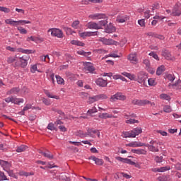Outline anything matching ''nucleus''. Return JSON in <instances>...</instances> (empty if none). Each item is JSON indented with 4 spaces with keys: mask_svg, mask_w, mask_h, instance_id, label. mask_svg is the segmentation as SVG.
<instances>
[{
    "mask_svg": "<svg viewBox=\"0 0 181 181\" xmlns=\"http://www.w3.org/2000/svg\"><path fill=\"white\" fill-rule=\"evenodd\" d=\"M167 78L169 80V81H175V75L173 74H168L167 75Z\"/></svg>",
    "mask_w": 181,
    "mask_h": 181,
    "instance_id": "nucleus-56",
    "label": "nucleus"
},
{
    "mask_svg": "<svg viewBox=\"0 0 181 181\" xmlns=\"http://www.w3.org/2000/svg\"><path fill=\"white\" fill-rule=\"evenodd\" d=\"M64 30L66 33V35H73V33H74V31H73V30L70 28H64Z\"/></svg>",
    "mask_w": 181,
    "mask_h": 181,
    "instance_id": "nucleus-48",
    "label": "nucleus"
},
{
    "mask_svg": "<svg viewBox=\"0 0 181 181\" xmlns=\"http://www.w3.org/2000/svg\"><path fill=\"white\" fill-rule=\"evenodd\" d=\"M117 100H125V96L122 95V93H117L112 95L110 98V101H112V102L117 101Z\"/></svg>",
    "mask_w": 181,
    "mask_h": 181,
    "instance_id": "nucleus-13",
    "label": "nucleus"
},
{
    "mask_svg": "<svg viewBox=\"0 0 181 181\" xmlns=\"http://www.w3.org/2000/svg\"><path fill=\"white\" fill-rule=\"evenodd\" d=\"M129 20V17L127 15H121L118 16L117 18V22L119 23H124V22H127V21Z\"/></svg>",
    "mask_w": 181,
    "mask_h": 181,
    "instance_id": "nucleus-19",
    "label": "nucleus"
},
{
    "mask_svg": "<svg viewBox=\"0 0 181 181\" xmlns=\"http://www.w3.org/2000/svg\"><path fill=\"white\" fill-rule=\"evenodd\" d=\"M99 118L107 119V118H112V115L108 113H102L99 115Z\"/></svg>",
    "mask_w": 181,
    "mask_h": 181,
    "instance_id": "nucleus-35",
    "label": "nucleus"
},
{
    "mask_svg": "<svg viewBox=\"0 0 181 181\" xmlns=\"http://www.w3.org/2000/svg\"><path fill=\"white\" fill-rule=\"evenodd\" d=\"M84 70L90 73V74H95V68L91 62H83Z\"/></svg>",
    "mask_w": 181,
    "mask_h": 181,
    "instance_id": "nucleus-7",
    "label": "nucleus"
},
{
    "mask_svg": "<svg viewBox=\"0 0 181 181\" xmlns=\"http://www.w3.org/2000/svg\"><path fill=\"white\" fill-rule=\"evenodd\" d=\"M42 103L45 105H50V100L47 99V98H43L42 99Z\"/></svg>",
    "mask_w": 181,
    "mask_h": 181,
    "instance_id": "nucleus-63",
    "label": "nucleus"
},
{
    "mask_svg": "<svg viewBox=\"0 0 181 181\" xmlns=\"http://www.w3.org/2000/svg\"><path fill=\"white\" fill-rule=\"evenodd\" d=\"M0 165L1 168H3V170H5V172H6V170H9L12 166L11 163L4 160H0Z\"/></svg>",
    "mask_w": 181,
    "mask_h": 181,
    "instance_id": "nucleus-12",
    "label": "nucleus"
},
{
    "mask_svg": "<svg viewBox=\"0 0 181 181\" xmlns=\"http://www.w3.org/2000/svg\"><path fill=\"white\" fill-rule=\"evenodd\" d=\"M165 66L161 65V66H158L157 69V71H156V75L157 76L162 75V73H163V71H165Z\"/></svg>",
    "mask_w": 181,
    "mask_h": 181,
    "instance_id": "nucleus-28",
    "label": "nucleus"
},
{
    "mask_svg": "<svg viewBox=\"0 0 181 181\" xmlns=\"http://www.w3.org/2000/svg\"><path fill=\"white\" fill-rule=\"evenodd\" d=\"M96 101H98V98L97 95L95 96H93V97H90L88 98V103L89 104H93V103H95Z\"/></svg>",
    "mask_w": 181,
    "mask_h": 181,
    "instance_id": "nucleus-34",
    "label": "nucleus"
},
{
    "mask_svg": "<svg viewBox=\"0 0 181 181\" xmlns=\"http://www.w3.org/2000/svg\"><path fill=\"white\" fill-rule=\"evenodd\" d=\"M6 50H9V52H18V49L15 47H12L11 46H7L6 47Z\"/></svg>",
    "mask_w": 181,
    "mask_h": 181,
    "instance_id": "nucleus-60",
    "label": "nucleus"
},
{
    "mask_svg": "<svg viewBox=\"0 0 181 181\" xmlns=\"http://www.w3.org/2000/svg\"><path fill=\"white\" fill-rule=\"evenodd\" d=\"M14 62H18V57H9L7 59V62L11 64L12 63H14Z\"/></svg>",
    "mask_w": 181,
    "mask_h": 181,
    "instance_id": "nucleus-32",
    "label": "nucleus"
},
{
    "mask_svg": "<svg viewBox=\"0 0 181 181\" xmlns=\"http://www.w3.org/2000/svg\"><path fill=\"white\" fill-rule=\"evenodd\" d=\"M28 149V146L21 145L18 146L16 149V152L21 153V152H25Z\"/></svg>",
    "mask_w": 181,
    "mask_h": 181,
    "instance_id": "nucleus-31",
    "label": "nucleus"
},
{
    "mask_svg": "<svg viewBox=\"0 0 181 181\" xmlns=\"http://www.w3.org/2000/svg\"><path fill=\"white\" fill-rule=\"evenodd\" d=\"M0 180H8L6 178V175H5V173L0 171Z\"/></svg>",
    "mask_w": 181,
    "mask_h": 181,
    "instance_id": "nucleus-58",
    "label": "nucleus"
},
{
    "mask_svg": "<svg viewBox=\"0 0 181 181\" xmlns=\"http://www.w3.org/2000/svg\"><path fill=\"white\" fill-rule=\"evenodd\" d=\"M122 76H124V77H127L129 80H131L132 81H136V76L134 74L128 73V72H122Z\"/></svg>",
    "mask_w": 181,
    "mask_h": 181,
    "instance_id": "nucleus-18",
    "label": "nucleus"
},
{
    "mask_svg": "<svg viewBox=\"0 0 181 181\" xmlns=\"http://www.w3.org/2000/svg\"><path fill=\"white\" fill-rule=\"evenodd\" d=\"M95 112H97V107H93L91 109L88 110V114L89 115H91L92 114H94Z\"/></svg>",
    "mask_w": 181,
    "mask_h": 181,
    "instance_id": "nucleus-50",
    "label": "nucleus"
},
{
    "mask_svg": "<svg viewBox=\"0 0 181 181\" xmlns=\"http://www.w3.org/2000/svg\"><path fill=\"white\" fill-rule=\"evenodd\" d=\"M173 16H180L181 15V8H180V3H177L172 11Z\"/></svg>",
    "mask_w": 181,
    "mask_h": 181,
    "instance_id": "nucleus-8",
    "label": "nucleus"
},
{
    "mask_svg": "<svg viewBox=\"0 0 181 181\" xmlns=\"http://www.w3.org/2000/svg\"><path fill=\"white\" fill-rule=\"evenodd\" d=\"M80 97H81V98H87V97H88V93H85V92H81L79 93Z\"/></svg>",
    "mask_w": 181,
    "mask_h": 181,
    "instance_id": "nucleus-62",
    "label": "nucleus"
},
{
    "mask_svg": "<svg viewBox=\"0 0 181 181\" xmlns=\"http://www.w3.org/2000/svg\"><path fill=\"white\" fill-rule=\"evenodd\" d=\"M30 23V21H26V20H20L18 21H16V26H19V25H21L23 26V25L29 24Z\"/></svg>",
    "mask_w": 181,
    "mask_h": 181,
    "instance_id": "nucleus-27",
    "label": "nucleus"
},
{
    "mask_svg": "<svg viewBox=\"0 0 181 181\" xmlns=\"http://www.w3.org/2000/svg\"><path fill=\"white\" fill-rule=\"evenodd\" d=\"M48 32H51V35L54 37H58L59 39L63 37V31L59 28H50Z\"/></svg>",
    "mask_w": 181,
    "mask_h": 181,
    "instance_id": "nucleus-6",
    "label": "nucleus"
},
{
    "mask_svg": "<svg viewBox=\"0 0 181 181\" xmlns=\"http://www.w3.org/2000/svg\"><path fill=\"white\" fill-rule=\"evenodd\" d=\"M97 132H98V130H97V129H88L86 134H82L81 136H82V137L90 136V138H95V135H94V134H97Z\"/></svg>",
    "mask_w": 181,
    "mask_h": 181,
    "instance_id": "nucleus-9",
    "label": "nucleus"
},
{
    "mask_svg": "<svg viewBox=\"0 0 181 181\" xmlns=\"http://www.w3.org/2000/svg\"><path fill=\"white\" fill-rule=\"evenodd\" d=\"M30 71H31V73H36V71L39 72V71L37 70V65L34 64V65L31 66Z\"/></svg>",
    "mask_w": 181,
    "mask_h": 181,
    "instance_id": "nucleus-53",
    "label": "nucleus"
},
{
    "mask_svg": "<svg viewBox=\"0 0 181 181\" xmlns=\"http://www.w3.org/2000/svg\"><path fill=\"white\" fill-rule=\"evenodd\" d=\"M128 60H129V62L133 64H136V63H138V57L136 56V53L130 54L128 56Z\"/></svg>",
    "mask_w": 181,
    "mask_h": 181,
    "instance_id": "nucleus-17",
    "label": "nucleus"
},
{
    "mask_svg": "<svg viewBox=\"0 0 181 181\" xmlns=\"http://www.w3.org/2000/svg\"><path fill=\"white\" fill-rule=\"evenodd\" d=\"M160 98L161 100H166L167 101H170V96L168 95V94L162 93L160 95Z\"/></svg>",
    "mask_w": 181,
    "mask_h": 181,
    "instance_id": "nucleus-41",
    "label": "nucleus"
},
{
    "mask_svg": "<svg viewBox=\"0 0 181 181\" xmlns=\"http://www.w3.org/2000/svg\"><path fill=\"white\" fill-rule=\"evenodd\" d=\"M4 100L6 103H12V104H16L17 105H21V104H23L25 101L23 98H16L12 96L6 98Z\"/></svg>",
    "mask_w": 181,
    "mask_h": 181,
    "instance_id": "nucleus-5",
    "label": "nucleus"
},
{
    "mask_svg": "<svg viewBox=\"0 0 181 181\" xmlns=\"http://www.w3.org/2000/svg\"><path fill=\"white\" fill-rule=\"evenodd\" d=\"M6 172H7L8 176H10L11 177H16V175H15V173H13V170L8 169L6 170Z\"/></svg>",
    "mask_w": 181,
    "mask_h": 181,
    "instance_id": "nucleus-54",
    "label": "nucleus"
},
{
    "mask_svg": "<svg viewBox=\"0 0 181 181\" xmlns=\"http://www.w3.org/2000/svg\"><path fill=\"white\" fill-rule=\"evenodd\" d=\"M147 144L141 142L131 143L129 146H146Z\"/></svg>",
    "mask_w": 181,
    "mask_h": 181,
    "instance_id": "nucleus-36",
    "label": "nucleus"
},
{
    "mask_svg": "<svg viewBox=\"0 0 181 181\" xmlns=\"http://www.w3.org/2000/svg\"><path fill=\"white\" fill-rule=\"evenodd\" d=\"M78 54H80L81 56H85L86 57H88V56H91V52H85V51H78Z\"/></svg>",
    "mask_w": 181,
    "mask_h": 181,
    "instance_id": "nucleus-33",
    "label": "nucleus"
},
{
    "mask_svg": "<svg viewBox=\"0 0 181 181\" xmlns=\"http://www.w3.org/2000/svg\"><path fill=\"white\" fill-rule=\"evenodd\" d=\"M89 18L93 20L105 19L98 23V26L99 29H103V26H105V25L108 23V21H107V19H108V17H107V16L105 13L91 14L89 16Z\"/></svg>",
    "mask_w": 181,
    "mask_h": 181,
    "instance_id": "nucleus-1",
    "label": "nucleus"
},
{
    "mask_svg": "<svg viewBox=\"0 0 181 181\" xmlns=\"http://www.w3.org/2000/svg\"><path fill=\"white\" fill-rule=\"evenodd\" d=\"M168 170H170V166L161 167L158 170V172H166Z\"/></svg>",
    "mask_w": 181,
    "mask_h": 181,
    "instance_id": "nucleus-47",
    "label": "nucleus"
},
{
    "mask_svg": "<svg viewBox=\"0 0 181 181\" xmlns=\"http://www.w3.org/2000/svg\"><path fill=\"white\" fill-rule=\"evenodd\" d=\"M44 93L49 98H55V100H59L60 98V97L57 95H52V93H50L47 90H44Z\"/></svg>",
    "mask_w": 181,
    "mask_h": 181,
    "instance_id": "nucleus-26",
    "label": "nucleus"
},
{
    "mask_svg": "<svg viewBox=\"0 0 181 181\" xmlns=\"http://www.w3.org/2000/svg\"><path fill=\"white\" fill-rule=\"evenodd\" d=\"M175 168L177 170H181V163H177L175 165Z\"/></svg>",
    "mask_w": 181,
    "mask_h": 181,
    "instance_id": "nucleus-64",
    "label": "nucleus"
},
{
    "mask_svg": "<svg viewBox=\"0 0 181 181\" xmlns=\"http://www.w3.org/2000/svg\"><path fill=\"white\" fill-rule=\"evenodd\" d=\"M78 25H80V21H75L73 22L71 26L74 28V29H77V26H78Z\"/></svg>",
    "mask_w": 181,
    "mask_h": 181,
    "instance_id": "nucleus-59",
    "label": "nucleus"
},
{
    "mask_svg": "<svg viewBox=\"0 0 181 181\" xmlns=\"http://www.w3.org/2000/svg\"><path fill=\"white\" fill-rule=\"evenodd\" d=\"M79 35H80L81 37H90V35H91V33L83 32V33H81Z\"/></svg>",
    "mask_w": 181,
    "mask_h": 181,
    "instance_id": "nucleus-51",
    "label": "nucleus"
},
{
    "mask_svg": "<svg viewBox=\"0 0 181 181\" xmlns=\"http://www.w3.org/2000/svg\"><path fill=\"white\" fill-rule=\"evenodd\" d=\"M149 56H152V57H153V59H155L156 60H159V57H158V54H156V53L151 52L148 54Z\"/></svg>",
    "mask_w": 181,
    "mask_h": 181,
    "instance_id": "nucleus-55",
    "label": "nucleus"
},
{
    "mask_svg": "<svg viewBox=\"0 0 181 181\" xmlns=\"http://www.w3.org/2000/svg\"><path fill=\"white\" fill-rule=\"evenodd\" d=\"M5 23L7 25H11L12 26H16V21L13 19H6L5 20Z\"/></svg>",
    "mask_w": 181,
    "mask_h": 181,
    "instance_id": "nucleus-37",
    "label": "nucleus"
},
{
    "mask_svg": "<svg viewBox=\"0 0 181 181\" xmlns=\"http://www.w3.org/2000/svg\"><path fill=\"white\" fill-rule=\"evenodd\" d=\"M99 42H102L103 45H115V41H114V40L107 39L105 37L99 38Z\"/></svg>",
    "mask_w": 181,
    "mask_h": 181,
    "instance_id": "nucleus-15",
    "label": "nucleus"
},
{
    "mask_svg": "<svg viewBox=\"0 0 181 181\" xmlns=\"http://www.w3.org/2000/svg\"><path fill=\"white\" fill-rule=\"evenodd\" d=\"M21 91V88L19 87L12 88L10 90L7 92V94L9 95L11 94H18Z\"/></svg>",
    "mask_w": 181,
    "mask_h": 181,
    "instance_id": "nucleus-23",
    "label": "nucleus"
},
{
    "mask_svg": "<svg viewBox=\"0 0 181 181\" xmlns=\"http://www.w3.org/2000/svg\"><path fill=\"white\" fill-rule=\"evenodd\" d=\"M88 29H95L96 30H99L98 23L95 22H89L86 25Z\"/></svg>",
    "mask_w": 181,
    "mask_h": 181,
    "instance_id": "nucleus-21",
    "label": "nucleus"
},
{
    "mask_svg": "<svg viewBox=\"0 0 181 181\" xmlns=\"http://www.w3.org/2000/svg\"><path fill=\"white\" fill-rule=\"evenodd\" d=\"M0 12H4V13H9V12H11V9L6 7L0 6Z\"/></svg>",
    "mask_w": 181,
    "mask_h": 181,
    "instance_id": "nucleus-44",
    "label": "nucleus"
},
{
    "mask_svg": "<svg viewBox=\"0 0 181 181\" xmlns=\"http://www.w3.org/2000/svg\"><path fill=\"white\" fill-rule=\"evenodd\" d=\"M126 124H139V121H138L137 119H129L126 120Z\"/></svg>",
    "mask_w": 181,
    "mask_h": 181,
    "instance_id": "nucleus-42",
    "label": "nucleus"
},
{
    "mask_svg": "<svg viewBox=\"0 0 181 181\" xmlns=\"http://www.w3.org/2000/svg\"><path fill=\"white\" fill-rule=\"evenodd\" d=\"M158 145L156 141L151 140L149 144L146 145V147L148 148V151L151 152H158L159 151V146Z\"/></svg>",
    "mask_w": 181,
    "mask_h": 181,
    "instance_id": "nucleus-4",
    "label": "nucleus"
},
{
    "mask_svg": "<svg viewBox=\"0 0 181 181\" xmlns=\"http://www.w3.org/2000/svg\"><path fill=\"white\" fill-rule=\"evenodd\" d=\"M148 104H151V101L146 99L140 100V107H144L145 105H148Z\"/></svg>",
    "mask_w": 181,
    "mask_h": 181,
    "instance_id": "nucleus-38",
    "label": "nucleus"
},
{
    "mask_svg": "<svg viewBox=\"0 0 181 181\" xmlns=\"http://www.w3.org/2000/svg\"><path fill=\"white\" fill-rule=\"evenodd\" d=\"M43 156L45 158H48V159H53V154H50L49 151L47 153H43Z\"/></svg>",
    "mask_w": 181,
    "mask_h": 181,
    "instance_id": "nucleus-52",
    "label": "nucleus"
},
{
    "mask_svg": "<svg viewBox=\"0 0 181 181\" xmlns=\"http://www.w3.org/2000/svg\"><path fill=\"white\" fill-rule=\"evenodd\" d=\"M147 81H148V86H151V87L153 86H156V81L153 78H148Z\"/></svg>",
    "mask_w": 181,
    "mask_h": 181,
    "instance_id": "nucleus-39",
    "label": "nucleus"
},
{
    "mask_svg": "<svg viewBox=\"0 0 181 181\" xmlns=\"http://www.w3.org/2000/svg\"><path fill=\"white\" fill-rule=\"evenodd\" d=\"M30 57L28 55H23L18 58L17 61L15 62L16 67H22L25 69L28 66V62H29Z\"/></svg>",
    "mask_w": 181,
    "mask_h": 181,
    "instance_id": "nucleus-2",
    "label": "nucleus"
},
{
    "mask_svg": "<svg viewBox=\"0 0 181 181\" xmlns=\"http://www.w3.org/2000/svg\"><path fill=\"white\" fill-rule=\"evenodd\" d=\"M47 129H49V131H56V127H54V124L53 123H49L47 125Z\"/></svg>",
    "mask_w": 181,
    "mask_h": 181,
    "instance_id": "nucleus-49",
    "label": "nucleus"
},
{
    "mask_svg": "<svg viewBox=\"0 0 181 181\" xmlns=\"http://www.w3.org/2000/svg\"><path fill=\"white\" fill-rule=\"evenodd\" d=\"M162 54L166 60H171L172 62H174V60H176V58L175 57L172 56V54L166 49L163 50L162 52Z\"/></svg>",
    "mask_w": 181,
    "mask_h": 181,
    "instance_id": "nucleus-11",
    "label": "nucleus"
},
{
    "mask_svg": "<svg viewBox=\"0 0 181 181\" xmlns=\"http://www.w3.org/2000/svg\"><path fill=\"white\" fill-rule=\"evenodd\" d=\"M98 100L100 101V100H107L108 98V96L106 94H99L97 95Z\"/></svg>",
    "mask_w": 181,
    "mask_h": 181,
    "instance_id": "nucleus-43",
    "label": "nucleus"
},
{
    "mask_svg": "<svg viewBox=\"0 0 181 181\" xmlns=\"http://www.w3.org/2000/svg\"><path fill=\"white\" fill-rule=\"evenodd\" d=\"M138 23L141 28H145V19L139 20Z\"/></svg>",
    "mask_w": 181,
    "mask_h": 181,
    "instance_id": "nucleus-57",
    "label": "nucleus"
},
{
    "mask_svg": "<svg viewBox=\"0 0 181 181\" xmlns=\"http://www.w3.org/2000/svg\"><path fill=\"white\" fill-rule=\"evenodd\" d=\"M137 82L139 84H143L144 87H146V86H148V76L144 72H139L138 74Z\"/></svg>",
    "mask_w": 181,
    "mask_h": 181,
    "instance_id": "nucleus-3",
    "label": "nucleus"
},
{
    "mask_svg": "<svg viewBox=\"0 0 181 181\" xmlns=\"http://www.w3.org/2000/svg\"><path fill=\"white\" fill-rule=\"evenodd\" d=\"M115 31V27L110 25L105 28V33H113Z\"/></svg>",
    "mask_w": 181,
    "mask_h": 181,
    "instance_id": "nucleus-24",
    "label": "nucleus"
},
{
    "mask_svg": "<svg viewBox=\"0 0 181 181\" xmlns=\"http://www.w3.org/2000/svg\"><path fill=\"white\" fill-rule=\"evenodd\" d=\"M181 81L178 79L175 84L171 85L174 90H181Z\"/></svg>",
    "mask_w": 181,
    "mask_h": 181,
    "instance_id": "nucleus-25",
    "label": "nucleus"
},
{
    "mask_svg": "<svg viewBox=\"0 0 181 181\" xmlns=\"http://www.w3.org/2000/svg\"><path fill=\"white\" fill-rule=\"evenodd\" d=\"M132 153H137V155H146V151L144 149H134V150H132Z\"/></svg>",
    "mask_w": 181,
    "mask_h": 181,
    "instance_id": "nucleus-29",
    "label": "nucleus"
},
{
    "mask_svg": "<svg viewBox=\"0 0 181 181\" xmlns=\"http://www.w3.org/2000/svg\"><path fill=\"white\" fill-rule=\"evenodd\" d=\"M17 30L20 32L21 35H26V33H28V30L22 27H18Z\"/></svg>",
    "mask_w": 181,
    "mask_h": 181,
    "instance_id": "nucleus-45",
    "label": "nucleus"
},
{
    "mask_svg": "<svg viewBox=\"0 0 181 181\" xmlns=\"http://www.w3.org/2000/svg\"><path fill=\"white\" fill-rule=\"evenodd\" d=\"M17 52L20 53H23L24 54H32V53H36V50L23 49V48H18Z\"/></svg>",
    "mask_w": 181,
    "mask_h": 181,
    "instance_id": "nucleus-20",
    "label": "nucleus"
},
{
    "mask_svg": "<svg viewBox=\"0 0 181 181\" xmlns=\"http://www.w3.org/2000/svg\"><path fill=\"white\" fill-rule=\"evenodd\" d=\"M117 160H119V162H122V163H127V165H136L135 162L132 161L131 159L129 158H124L122 157H116Z\"/></svg>",
    "mask_w": 181,
    "mask_h": 181,
    "instance_id": "nucleus-14",
    "label": "nucleus"
},
{
    "mask_svg": "<svg viewBox=\"0 0 181 181\" xmlns=\"http://www.w3.org/2000/svg\"><path fill=\"white\" fill-rule=\"evenodd\" d=\"M163 111L164 112H167V113H169V112H172V107H170V106L169 105H165L163 107Z\"/></svg>",
    "mask_w": 181,
    "mask_h": 181,
    "instance_id": "nucleus-46",
    "label": "nucleus"
},
{
    "mask_svg": "<svg viewBox=\"0 0 181 181\" xmlns=\"http://www.w3.org/2000/svg\"><path fill=\"white\" fill-rule=\"evenodd\" d=\"M56 79L57 84H64V79L59 75H56Z\"/></svg>",
    "mask_w": 181,
    "mask_h": 181,
    "instance_id": "nucleus-40",
    "label": "nucleus"
},
{
    "mask_svg": "<svg viewBox=\"0 0 181 181\" xmlns=\"http://www.w3.org/2000/svg\"><path fill=\"white\" fill-rule=\"evenodd\" d=\"M124 138H134V135L132 134V131L131 132H124L122 133Z\"/></svg>",
    "mask_w": 181,
    "mask_h": 181,
    "instance_id": "nucleus-30",
    "label": "nucleus"
},
{
    "mask_svg": "<svg viewBox=\"0 0 181 181\" xmlns=\"http://www.w3.org/2000/svg\"><path fill=\"white\" fill-rule=\"evenodd\" d=\"M95 83L97 84V86H99V87H107L108 84L107 80H104L103 78H99L96 79Z\"/></svg>",
    "mask_w": 181,
    "mask_h": 181,
    "instance_id": "nucleus-16",
    "label": "nucleus"
},
{
    "mask_svg": "<svg viewBox=\"0 0 181 181\" xmlns=\"http://www.w3.org/2000/svg\"><path fill=\"white\" fill-rule=\"evenodd\" d=\"M61 177H62V180H65V181H71V180L70 179V177H67V175H66V174H62L61 175Z\"/></svg>",
    "mask_w": 181,
    "mask_h": 181,
    "instance_id": "nucleus-61",
    "label": "nucleus"
},
{
    "mask_svg": "<svg viewBox=\"0 0 181 181\" xmlns=\"http://www.w3.org/2000/svg\"><path fill=\"white\" fill-rule=\"evenodd\" d=\"M132 134L134 135V138H135L139 134H142V128L136 127L132 131Z\"/></svg>",
    "mask_w": 181,
    "mask_h": 181,
    "instance_id": "nucleus-22",
    "label": "nucleus"
},
{
    "mask_svg": "<svg viewBox=\"0 0 181 181\" xmlns=\"http://www.w3.org/2000/svg\"><path fill=\"white\" fill-rule=\"evenodd\" d=\"M88 159L89 160H93L95 165H98V166H103L104 165V160H103V159L98 158L94 156H90Z\"/></svg>",
    "mask_w": 181,
    "mask_h": 181,
    "instance_id": "nucleus-10",
    "label": "nucleus"
}]
</instances>
